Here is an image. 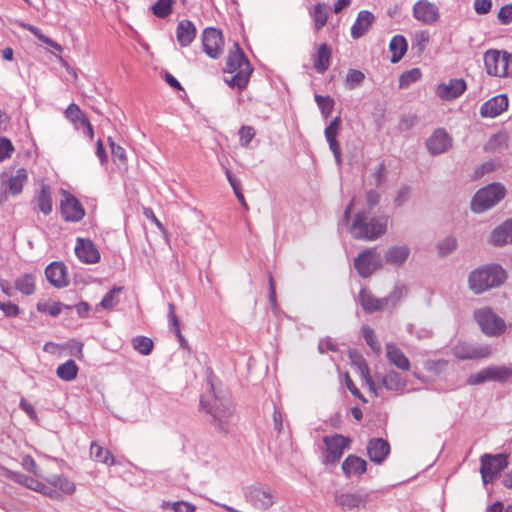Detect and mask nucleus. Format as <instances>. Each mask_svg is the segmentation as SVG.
I'll return each instance as SVG.
<instances>
[{"instance_id":"nucleus-1","label":"nucleus","mask_w":512,"mask_h":512,"mask_svg":"<svg viewBox=\"0 0 512 512\" xmlns=\"http://www.w3.org/2000/svg\"><path fill=\"white\" fill-rule=\"evenodd\" d=\"M234 50L229 51L224 72V81L231 88L242 90L246 87L252 73V67L238 43H234Z\"/></svg>"},{"instance_id":"nucleus-2","label":"nucleus","mask_w":512,"mask_h":512,"mask_svg":"<svg viewBox=\"0 0 512 512\" xmlns=\"http://www.w3.org/2000/svg\"><path fill=\"white\" fill-rule=\"evenodd\" d=\"M387 222L384 215L370 217L368 212L359 211L354 216L350 233L355 239L373 241L386 232Z\"/></svg>"},{"instance_id":"nucleus-3","label":"nucleus","mask_w":512,"mask_h":512,"mask_svg":"<svg viewBox=\"0 0 512 512\" xmlns=\"http://www.w3.org/2000/svg\"><path fill=\"white\" fill-rule=\"evenodd\" d=\"M506 278L501 266L489 264L473 270L468 276V285L475 294L500 286Z\"/></svg>"},{"instance_id":"nucleus-4","label":"nucleus","mask_w":512,"mask_h":512,"mask_svg":"<svg viewBox=\"0 0 512 512\" xmlns=\"http://www.w3.org/2000/svg\"><path fill=\"white\" fill-rule=\"evenodd\" d=\"M484 66L488 75L495 77L512 76V53L490 49L484 53Z\"/></svg>"},{"instance_id":"nucleus-5","label":"nucleus","mask_w":512,"mask_h":512,"mask_svg":"<svg viewBox=\"0 0 512 512\" xmlns=\"http://www.w3.org/2000/svg\"><path fill=\"white\" fill-rule=\"evenodd\" d=\"M506 194L501 183L489 184L477 191L471 201V209L475 213H483L499 203Z\"/></svg>"},{"instance_id":"nucleus-6","label":"nucleus","mask_w":512,"mask_h":512,"mask_svg":"<svg viewBox=\"0 0 512 512\" xmlns=\"http://www.w3.org/2000/svg\"><path fill=\"white\" fill-rule=\"evenodd\" d=\"M201 407L212 416L213 424L220 430H225V425L229 422L233 414V407L229 399L219 398L214 394L212 404L201 400Z\"/></svg>"},{"instance_id":"nucleus-7","label":"nucleus","mask_w":512,"mask_h":512,"mask_svg":"<svg viewBox=\"0 0 512 512\" xmlns=\"http://www.w3.org/2000/svg\"><path fill=\"white\" fill-rule=\"evenodd\" d=\"M383 266V259L376 248H368L360 252L354 260V267L363 278L370 277Z\"/></svg>"},{"instance_id":"nucleus-8","label":"nucleus","mask_w":512,"mask_h":512,"mask_svg":"<svg viewBox=\"0 0 512 512\" xmlns=\"http://www.w3.org/2000/svg\"><path fill=\"white\" fill-rule=\"evenodd\" d=\"M244 497L255 509L266 511L276 502V496L270 488L251 485L244 489Z\"/></svg>"},{"instance_id":"nucleus-9","label":"nucleus","mask_w":512,"mask_h":512,"mask_svg":"<svg viewBox=\"0 0 512 512\" xmlns=\"http://www.w3.org/2000/svg\"><path fill=\"white\" fill-rule=\"evenodd\" d=\"M474 317L483 333L488 336H499L506 329L504 320L496 315L490 308L477 310Z\"/></svg>"},{"instance_id":"nucleus-10","label":"nucleus","mask_w":512,"mask_h":512,"mask_svg":"<svg viewBox=\"0 0 512 512\" xmlns=\"http://www.w3.org/2000/svg\"><path fill=\"white\" fill-rule=\"evenodd\" d=\"M453 355L460 360H476L487 358L492 353L489 345H474L467 342H458L452 348Z\"/></svg>"},{"instance_id":"nucleus-11","label":"nucleus","mask_w":512,"mask_h":512,"mask_svg":"<svg viewBox=\"0 0 512 512\" xmlns=\"http://www.w3.org/2000/svg\"><path fill=\"white\" fill-rule=\"evenodd\" d=\"M323 442L325 444V463L335 464L340 460L344 451L348 448L350 439L340 435L335 434L332 436H325L323 438Z\"/></svg>"},{"instance_id":"nucleus-12","label":"nucleus","mask_w":512,"mask_h":512,"mask_svg":"<svg viewBox=\"0 0 512 512\" xmlns=\"http://www.w3.org/2000/svg\"><path fill=\"white\" fill-rule=\"evenodd\" d=\"M507 466V459L503 455L484 454L481 457V476L483 482L487 484L492 481Z\"/></svg>"},{"instance_id":"nucleus-13","label":"nucleus","mask_w":512,"mask_h":512,"mask_svg":"<svg viewBox=\"0 0 512 512\" xmlns=\"http://www.w3.org/2000/svg\"><path fill=\"white\" fill-rule=\"evenodd\" d=\"M223 36L216 28H206L202 33V45L204 52L211 58L216 59L223 51Z\"/></svg>"},{"instance_id":"nucleus-14","label":"nucleus","mask_w":512,"mask_h":512,"mask_svg":"<svg viewBox=\"0 0 512 512\" xmlns=\"http://www.w3.org/2000/svg\"><path fill=\"white\" fill-rule=\"evenodd\" d=\"M60 210L63 218L70 222H78L85 215V211L79 201L73 195L66 192L61 200Z\"/></svg>"},{"instance_id":"nucleus-15","label":"nucleus","mask_w":512,"mask_h":512,"mask_svg":"<svg viewBox=\"0 0 512 512\" xmlns=\"http://www.w3.org/2000/svg\"><path fill=\"white\" fill-rule=\"evenodd\" d=\"M413 16L416 20L426 25H432L439 19V9L428 0H419L414 4Z\"/></svg>"},{"instance_id":"nucleus-16","label":"nucleus","mask_w":512,"mask_h":512,"mask_svg":"<svg viewBox=\"0 0 512 512\" xmlns=\"http://www.w3.org/2000/svg\"><path fill=\"white\" fill-rule=\"evenodd\" d=\"M426 147L432 155H439L452 147V139L444 129H437L427 139Z\"/></svg>"},{"instance_id":"nucleus-17","label":"nucleus","mask_w":512,"mask_h":512,"mask_svg":"<svg viewBox=\"0 0 512 512\" xmlns=\"http://www.w3.org/2000/svg\"><path fill=\"white\" fill-rule=\"evenodd\" d=\"M375 380L378 381L379 384V394L381 395V389L384 388L390 392H400L406 387V381L400 376L398 372L395 370H389L384 375L375 374Z\"/></svg>"},{"instance_id":"nucleus-18","label":"nucleus","mask_w":512,"mask_h":512,"mask_svg":"<svg viewBox=\"0 0 512 512\" xmlns=\"http://www.w3.org/2000/svg\"><path fill=\"white\" fill-rule=\"evenodd\" d=\"M411 249L407 244L392 245L388 247L383 256L386 264L394 267H402L408 260Z\"/></svg>"},{"instance_id":"nucleus-19","label":"nucleus","mask_w":512,"mask_h":512,"mask_svg":"<svg viewBox=\"0 0 512 512\" xmlns=\"http://www.w3.org/2000/svg\"><path fill=\"white\" fill-rule=\"evenodd\" d=\"M75 254L86 264H95L100 260V253L94 243L88 239L77 238Z\"/></svg>"},{"instance_id":"nucleus-20","label":"nucleus","mask_w":512,"mask_h":512,"mask_svg":"<svg viewBox=\"0 0 512 512\" xmlns=\"http://www.w3.org/2000/svg\"><path fill=\"white\" fill-rule=\"evenodd\" d=\"M466 90V82L463 79H450L448 83L439 84L436 94L442 100L450 101L461 96Z\"/></svg>"},{"instance_id":"nucleus-21","label":"nucleus","mask_w":512,"mask_h":512,"mask_svg":"<svg viewBox=\"0 0 512 512\" xmlns=\"http://www.w3.org/2000/svg\"><path fill=\"white\" fill-rule=\"evenodd\" d=\"M334 498L336 504L346 511L359 510L366 504V497L358 493L336 492Z\"/></svg>"},{"instance_id":"nucleus-22","label":"nucleus","mask_w":512,"mask_h":512,"mask_svg":"<svg viewBox=\"0 0 512 512\" xmlns=\"http://www.w3.org/2000/svg\"><path fill=\"white\" fill-rule=\"evenodd\" d=\"M45 275L49 283L57 288L68 285L66 266L61 262H53L45 269Z\"/></svg>"},{"instance_id":"nucleus-23","label":"nucleus","mask_w":512,"mask_h":512,"mask_svg":"<svg viewBox=\"0 0 512 512\" xmlns=\"http://www.w3.org/2000/svg\"><path fill=\"white\" fill-rule=\"evenodd\" d=\"M367 453L372 462L381 464L390 453V445L382 438H373L368 442Z\"/></svg>"},{"instance_id":"nucleus-24","label":"nucleus","mask_w":512,"mask_h":512,"mask_svg":"<svg viewBox=\"0 0 512 512\" xmlns=\"http://www.w3.org/2000/svg\"><path fill=\"white\" fill-rule=\"evenodd\" d=\"M508 108V98L506 95H497L485 102L480 108L482 117L494 118L500 115Z\"/></svg>"},{"instance_id":"nucleus-25","label":"nucleus","mask_w":512,"mask_h":512,"mask_svg":"<svg viewBox=\"0 0 512 512\" xmlns=\"http://www.w3.org/2000/svg\"><path fill=\"white\" fill-rule=\"evenodd\" d=\"M359 301L367 313L382 311L387 307V299L377 298L370 291L362 289L359 294Z\"/></svg>"},{"instance_id":"nucleus-26","label":"nucleus","mask_w":512,"mask_h":512,"mask_svg":"<svg viewBox=\"0 0 512 512\" xmlns=\"http://www.w3.org/2000/svg\"><path fill=\"white\" fill-rule=\"evenodd\" d=\"M196 27L190 20H181L176 27V39L182 47L190 45L196 37Z\"/></svg>"},{"instance_id":"nucleus-27","label":"nucleus","mask_w":512,"mask_h":512,"mask_svg":"<svg viewBox=\"0 0 512 512\" xmlns=\"http://www.w3.org/2000/svg\"><path fill=\"white\" fill-rule=\"evenodd\" d=\"M386 357L388 361L400 370L408 371L411 367L409 359L393 343H387L385 346Z\"/></svg>"},{"instance_id":"nucleus-28","label":"nucleus","mask_w":512,"mask_h":512,"mask_svg":"<svg viewBox=\"0 0 512 512\" xmlns=\"http://www.w3.org/2000/svg\"><path fill=\"white\" fill-rule=\"evenodd\" d=\"M490 242L497 246L512 243V218L507 219L492 231Z\"/></svg>"},{"instance_id":"nucleus-29","label":"nucleus","mask_w":512,"mask_h":512,"mask_svg":"<svg viewBox=\"0 0 512 512\" xmlns=\"http://www.w3.org/2000/svg\"><path fill=\"white\" fill-rule=\"evenodd\" d=\"M374 21V15L366 10L360 11L356 21L351 27V36L354 39L362 37L371 27Z\"/></svg>"},{"instance_id":"nucleus-30","label":"nucleus","mask_w":512,"mask_h":512,"mask_svg":"<svg viewBox=\"0 0 512 512\" xmlns=\"http://www.w3.org/2000/svg\"><path fill=\"white\" fill-rule=\"evenodd\" d=\"M366 468V461L354 455L348 456L342 463V470L347 477L352 474L361 475L366 471Z\"/></svg>"},{"instance_id":"nucleus-31","label":"nucleus","mask_w":512,"mask_h":512,"mask_svg":"<svg viewBox=\"0 0 512 512\" xmlns=\"http://www.w3.org/2000/svg\"><path fill=\"white\" fill-rule=\"evenodd\" d=\"M36 208L44 215L52 212L51 189L48 185L42 184L38 195L35 198Z\"/></svg>"},{"instance_id":"nucleus-32","label":"nucleus","mask_w":512,"mask_h":512,"mask_svg":"<svg viewBox=\"0 0 512 512\" xmlns=\"http://www.w3.org/2000/svg\"><path fill=\"white\" fill-rule=\"evenodd\" d=\"M354 363L357 365L359 374L368 386L370 392L373 393L374 396L379 397V387L377 386L374 378L370 375V370L365 360L363 358H358Z\"/></svg>"},{"instance_id":"nucleus-33","label":"nucleus","mask_w":512,"mask_h":512,"mask_svg":"<svg viewBox=\"0 0 512 512\" xmlns=\"http://www.w3.org/2000/svg\"><path fill=\"white\" fill-rule=\"evenodd\" d=\"M331 53V48L326 43L319 46L314 59V68L317 72L324 73L329 68Z\"/></svg>"},{"instance_id":"nucleus-34","label":"nucleus","mask_w":512,"mask_h":512,"mask_svg":"<svg viewBox=\"0 0 512 512\" xmlns=\"http://www.w3.org/2000/svg\"><path fill=\"white\" fill-rule=\"evenodd\" d=\"M329 6L324 3H318L313 7L310 12L314 21V28L316 31L321 30L327 23L329 17Z\"/></svg>"},{"instance_id":"nucleus-35","label":"nucleus","mask_w":512,"mask_h":512,"mask_svg":"<svg viewBox=\"0 0 512 512\" xmlns=\"http://www.w3.org/2000/svg\"><path fill=\"white\" fill-rule=\"evenodd\" d=\"M407 41L402 35H395L389 44V49L392 52L391 62L397 63L401 60L407 51Z\"/></svg>"},{"instance_id":"nucleus-36","label":"nucleus","mask_w":512,"mask_h":512,"mask_svg":"<svg viewBox=\"0 0 512 512\" xmlns=\"http://www.w3.org/2000/svg\"><path fill=\"white\" fill-rule=\"evenodd\" d=\"M340 126H341V118L339 116H337L325 128L324 134H325V138L329 144L330 150H335L337 148H340V144L337 141V135L339 133Z\"/></svg>"},{"instance_id":"nucleus-37","label":"nucleus","mask_w":512,"mask_h":512,"mask_svg":"<svg viewBox=\"0 0 512 512\" xmlns=\"http://www.w3.org/2000/svg\"><path fill=\"white\" fill-rule=\"evenodd\" d=\"M90 456L95 461L112 466L115 464V459L108 449L99 446L96 442H92L90 446Z\"/></svg>"},{"instance_id":"nucleus-38","label":"nucleus","mask_w":512,"mask_h":512,"mask_svg":"<svg viewBox=\"0 0 512 512\" xmlns=\"http://www.w3.org/2000/svg\"><path fill=\"white\" fill-rule=\"evenodd\" d=\"M78 367L73 360H67L58 366L56 370L57 376L64 381H72L76 378Z\"/></svg>"},{"instance_id":"nucleus-39","label":"nucleus","mask_w":512,"mask_h":512,"mask_svg":"<svg viewBox=\"0 0 512 512\" xmlns=\"http://www.w3.org/2000/svg\"><path fill=\"white\" fill-rule=\"evenodd\" d=\"M27 181V171L20 168L16 174L8 179L9 190L13 195L19 194L22 191L23 184Z\"/></svg>"},{"instance_id":"nucleus-40","label":"nucleus","mask_w":512,"mask_h":512,"mask_svg":"<svg viewBox=\"0 0 512 512\" xmlns=\"http://www.w3.org/2000/svg\"><path fill=\"white\" fill-rule=\"evenodd\" d=\"M15 288L25 295L35 291V278L32 274H24L15 280Z\"/></svg>"},{"instance_id":"nucleus-41","label":"nucleus","mask_w":512,"mask_h":512,"mask_svg":"<svg viewBox=\"0 0 512 512\" xmlns=\"http://www.w3.org/2000/svg\"><path fill=\"white\" fill-rule=\"evenodd\" d=\"M458 246L457 239L454 236H447L440 240L437 245V253L439 257H446L456 250Z\"/></svg>"},{"instance_id":"nucleus-42","label":"nucleus","mask_w":512,"mask_h":512,"mask_svg":"<svg viewBox=\"0 0 512 512\" xmlns=\"http://www.w3.org/2000/svg\"><path fill=\"white\" fill-rule=\"evenodd\" d=\"M122 287H114L102 298L99 306L104 310H110L119 303V295L121 294Z\"/></svg>"},{"instance_id":"nucleus-43","label":"nucleus","mask_w":512,"mask_h":512,"mask_svg":"<svg viewBox=\"0 0 512 512\" xmlns=\"http://www.w3.org/2000/svg\"><path fill=\"white\" fill-rule=\"evenodd\" d=\"M488 372L489 381L503 382L512 376V369L506 366H489Z\"/></svg>"},{"instance_id":"nucleus-44","label":"nucleus","mask_w":512,"mask_h":512,"mask_svg":"<svg viewBox=\"0 0 512 512\" xmlns=\"http://www.w3.org/2000/svg\"><path fill=\"white\" fill-rule=\"evenodd\" d=\"M408 295V287L406 285L400 284L396 285L394 289L385 297L387 299V307H395L399 302H401Z\"/></svg>"},{"instance_id":"nucleus-45","label":"nucleus","mask_w":512,"mask_h":512,"mask_svg":"<svg viewBox=\"0 0 512 512\" xmlns=\"http://www.w3.org/2000/svg\"><path fill=\"white\" fill-rule=\"evenodd\" d=\"M23 28L30 31L34 36H36L41 42L45 43L46 45L52 47L58 52H62L63 48L58 43L54 42L51 38L45 36L39 28L36 26H33L31 24H22Z\"/></svg>"},{"instance_id":"nucleus-46","label":"nucleus","mask_w":512,"mask_h":512,"mask_svg":"<svg viewBox=\"0 0 512 512\" xmlns=\"http://www.w3.org/2000/svg\"><path fill=\"white\" fill-rule=\"evenodd\" d=\"M422 73L419 68H413L400 75L399 87L401 89L408 88L411 84L420 80Z\"/></svg>"},{"instance_id":"nucleus-47","label":"nucleus","mask_w":512,"mask_h":512,"mask_svg":"<svg viewBox=\"0 0 512 512\" xmlns=\"http://www.w3.org/2000/svg\"><path fill=\"white\" fill-rule=\"evenodd\" d=\"M132 346L142 355H149L153 349V341L145 336H137L132 340Z\"/></svg>"},{"instance_id":"nucleus-48","label":"nucleus","mask_w":512,"mask_h":512,"mask_svg":"<svg viewBox=\"0 0 512 512\" xmlns=\"http://www.w3.org/2000/svg\"><path fill=\"white\" fill-rule=\"evenodd\" d=\"M362 334H363V337H364L365 342L367 343V345L376 354H380V352H381V345H380L379 341L376 338L374 330L370 326L364 325L362 327Z\"/></svg>"},{"instance_id":"nucleus-49","label":"nucleus","mask_w":512,"mask_h":512,"mask_svg":"<svg viewBox=\"0 0 512 512\" xmlns=\"http://www.w3.org/2000/svg\"><path fill=\"white\" fill-rule=\"evenodd\" d=\"M49 482L56 488L66 494H72L75 491V485L72 481L63 476H53Z\"/></svg>"},{"instance_id":"nucleus-50","label":"nucleus","mask_w":512,"mask_h":512,"mask_svg":"<svg viewBox=\"0 0 512 512\" xmlns=\"http://www.w3.org/2000/svg\"><path fill=\"white\" fill-rule=\"evenodd\" d=\"M315 101L324 118H328L334 108V100L329 96L315 95Z\"/></svg>"},{"instance_id":"nucleus-51","label":"nucleus","mask_w":512,"mask_h":512,"mask_svg":"<svg viewBox=\"0 0 512 512\" xmlns=\"http://www.w3.org/2000/svg\"><path fill=\"white\" fill-rule=\"evenodd\" d=\"M173 0H158L153 6V14L159 18H165L172 12Z\"/></svg>"},{"instance_id":"nucleus-52","label":"nucleus","mask_w":512,"mask_h":512,"mask_svg":"<svg viewBox=\"0 0 512 512\" xmlns=\"http://www.w3.org/2000/svg\"><path fill=\"white\" fill-rule=\"evenodd\" d=\"M365 79V75L360 70L350 69L346 75V86L348 89L352 90L359 86L363 80Z\"/></svg>"},{"instance_id":"nucleus-53","label":"nucleus","mask_w":512,"mask_h":512,"mask_svg":"<svg viewBox=\"0 0 512 512\" xmlns=\"http://www.w3.org/2000/svg\"><path fill=\"white\" fill-rule=\"evenodd\" d=\"M162 508H171L174 512H195L196 510V507L193 504L186 501H177L174 503L163 502Z\"/></svg>"},{"instance_id":"nucleus-54","label":"nucleus","mask_w":512,"mask_h":512,"mask_svg":"<svg viewBox=\"0 0 512 512\" xmlns=\"http://www.w3.org/2000/svg\"><path fill=\"white\" fill-rule=\"evenodd\" d=\"M12 479L27 488L37 491L40 489V482L21 473H14Z\"/></svg>"},{"instance_id":"nucleus-55","label":"nucleus","mask_w":512,"mask_h":512,"mask_svg":"<svg viewBox=\"0 0 512 512\" xmlns=\"http://www.w3.org/2000/svg\"><path fill=\"white\" fill-rule=\"evenodd\" d=\"M168 310H169L168 317H169L170 325H171L172 329L174 330L175 334L177 335V337L179 338V340L181 342H184V338L181 334L180 327H179V321L175 314V305L173 303H169Z\"/></svg>"},{"instance_id":"nucleus-56","label":"nucleus","mask_w":512,"mask_h":512,"mask_svg":"<svg viewBox=\"0 0 512 512\" xmlns=\"http://www.w3.org/2000/svg\"><path fill=\"white\" fill-rule=\"evenodd\" d=\"M255 136V130L251 126H242L239 130L240 144L248 147L249 143Z\"/></svg>"},{"instance_id":"nucleus-57","label":"nucleus","mask_w":512,"mask_h":512,"mask_svg":"<svg viewBox=\"0 0 512 512\" xmlns=\"http://www.w3.org/2000/svg\"><path fill=\"white\" fill-rule=\"evenodd\" d=\"M109 145L111 147V153L114 161H119L120 163H124L126 161V152L124 148L120 145H117L111 137L108 138Z\"/></svg>"},{"instance_id":"nucleus-58","label":"nucleus","mask_w":512,"mask_h":512,"mask_svg":"<svg viewBox=\"0 0 512 512\" xmlns=\"http://www.w3.org/2000/svg\"><path fill=\"white\" fill-rule=\"evenodd\" d=\"M488 373H489L488 367L483 368L482 370L478 371L477 373L470 375L467 379V384L480 385L486 381H489Z\"/></svg>"},{"instance_id":"nucleus-59","label":"nucleus","mask_w":512,"mask_h":512,"mask_svg":"<svg viewBox=\"0 0 512 512\" xmlns=\"http://www.w3.org/2000/svg\"><path fill=\"white\" fill-rule=\"evenodd\" d=\"M409 197H410V187L407 185H403L397 191V194L394 198V204L397 207H401L409 200Z\"/></svg>"},{"instance_id":"nucleus-60","label":"nucleus","mask_w":512,"mask_h":512,"mask_svg":"<svg viewBox=\"0 0 512 512\" xmlns=\"http://www.w3.org/2000/svg\"><path fill=\"white\" fill-rule=\"evenodd\" d=\"M62 305L60 303H39L37 305V309L40 312H46L51 316H57L61 313Z\"/></svg>"},{"instance_id":"nucleus-61","label":"nucleus","mask_w":512,"mask_h":512,"mask_svg":"<svg viewBox=\"0 0 512 512\" xmlns=\"http://www.w3.org/2000/svg\"><path fill=\"white\" fill-rule=\"evenodd\" d=\"M65 114L66 117L73 123H76L77 121L82 122V117H85L81 112L80 108L74 103L68 106V108L65 111Z\"/></svg>"},{"instance_id":"nucleus-62","label":"nucleus","mask_w":512,"mask_h":512,"mask_svg":"<svg viewBox=\"0 0 512 512\" xmlns=\"http://www.w3.org/2000/svg\"><path fill=\"white\" fill-rule=\"evenodd\" d=\"M498 20L503 25H508L512 22V4H506L500 8Z\"/></svg>"},{"instance_id":"nucleus-63","label":"nucleus","mask_w":512,"mask_h":512,"mask_svg":"<svg viewBox=\"0 0 512 512\" xmlns=\"http://www.w3.org/2000/svg\"><path fill=\"white\" fill-rule=\"evenodd\" d=\"M13 146L7 138H0V161H3L11 156Z\"/></svg>"},{"instance_id":"nucleus-64","label":"nucleus","mask_w":512,"mask_h":512,"mask_svg":"<svg viewBox=\"0 0 512 512\" xmlns=\"http://www.w3.org/2000/svg\"><path fill=\"white\" fill-rule=\"evenodd\" d=\"M0 310L8 317H15L19 314L18 306L10 301L0 302Z\"/></svg>"}]
</instances>
